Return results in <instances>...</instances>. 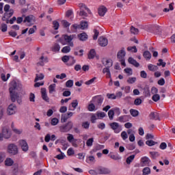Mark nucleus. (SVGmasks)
Segmentation results:
<instances>
[{
	"label": "nucleus",
	"instance_id": "obj_1",
	"mask_svg": "<svg viewBox=\"0 0 175 175\" xmlns=\"http://www.w3.org/2000/svg\"><path fill=\"white\" fill-rule=\"evenodd\" d=\"M9 91L12 102L14 103L16 100V102H18V103L20 105L22 100L21 96H20V95H18V93L17 92V91H18V88H17V82L12 81L11 83Z\"/></svg>",
	"mask_w": 175,
	"mask_h": 175
},
{
	"label": "nucleus",
	"instance_id": "obj_2",
	"mask_svg": "<svg viewBox=\"0 0 175 175\" xmlns=\"http://www.w3.org/2000/svg\"><path fill=\"white\" fill-rule=\"evenodd\" d=\"M103 100H105V98L102 96H96L92 98L91 102L95 105L96 109H99L102 106Z\"/></svg>",
	"mask_w": 175,
	"mask_h": 175
},
{
	"label": "nucleus",
	"instance_id": "obj_3",
	"mask_svg": "<svg viewBox=\"0 0 175 175\" xmlns=\"http://www.w3.org/2000/svg\"><path fill=\"white\" fill-rule=\"evenodd\" d=\"M72 128H73V122H68L65 125L61 126L59 127V131L63 133H66V132H69Z\"/></svg>",
	"mask_w": 175,
	"mask_h": 175
},
{
	"label": "nucleus",
	"instance_id": "obj_4",
	"mask_svg": "<svg viewBox=\"0 0 175 175\" xmlns=\"http://www.w3.org/2000/svg\"><path fill=\"white\" fill-rule=\"evenodd\" d=\"M8 152L11 154V155H16L18 153V148L17 146L14 144H10L8 146Z\"/></svg>",
	"mask_w": 175,
	"mask_h": 175
},
{
	"label": "nucleus",
	"instance_id": "obj_5",
	"mask_svg": "<svg viewBox=\"0 0 175 175\" xmlns=\"http://www.w3.org/2000/svg\"><path fill=\"white\" fill-rule=\"evenodd\" d=\"M36 18L33 15H29L25 17L23 23H27V26L31 27L35 24Z\"/></svg>",
	"mask_w": 175,
	"mask_h": 175
},
{
	"label": "nucleus",
	"instance_id": "obj_6",
	"mask_svg": "<svg viewBox=\"0 0 175 175\" xmlns=\"http://www.w3.org/2000/svg\"><path fill=\"white\" fill-rule=\"evenodd\" d=\"M76 38V35H64V39L66 42V44L70 46V47H73L75 44H73V42H72V40H74Z\"/></svg>",
	"mask_w": 175,
	"mask_h": 175
},
{
	"label": "nucleus",
	"instance_id": "obj_7",
	"mask_svg": "<svg viewBox=\"0 0 175 175\" xmlns=\"http://www.w3.org/2000/svg\"><path fill=\"white\" fill-rule=\"evenodd\" d=\"M72 27L74 28V29H87V28H88V22H81L80 25L74 24L72 25Z\"/></svg>",
	"mask_w": 175,
	"mask_h": 175
},
{
	"label": "nucleus",
	"instance_id": "obj_8",
	"mask_svg": "<svg viewBox=\"0 0 175 175\" xmlns=\"http://www.w3.org/2000/svg\"><path fill=\"white\" fill-rule=\"evenodd\" d=\"M17 111V107L14 104H10L7 109L8 116H13Z\"/></svg>",
	"mask_w": 175,
	"mask_h": 175
},
{
	"label": "nucleus",
	"instance_id": "obj_9",
	"mask_svg": "<svg viewBox=\"0 0 175 175\" xmlns=\"http://www.w3.org/2000/svg\"><path fill=\"white\" fill-rule=\"evenodd\" d=\"M19 146L22 151H24V152H27V151H28L29 148V147L28 146V143H27V141L24 139H21L19 141Z\"/></svg>",
	"mask_w": 175,
	"mask_h": 175
},
{
	"label": "nucleus",
	"instance_id": "obj_10",
	"mask_svg": "<svg viewBox=\"0 0 175 175\" xmlns=\"http://www.w3.org/2000/svg\"><path fill=\"white\" fill-rule=\"evenodd\" d=\"M109 126L113 129V131H114L115 133H120L121 132L120 124L118 122H113L109 124Z\"/></svg>",
	"mask_w": 175,
	"mask_h": 175
},
{
	"label": "nucleus",
	"instance_id": "obj_11",
	"mask_svg": "<svg viewBox=\"0 0 175 175\" xmlns=\"http://www.w3.org/2000/svg\"><path fill=\"white\" fill-rule=\"evenodd\" d=\"M97 173H98V174H110L111 171L105 167H97Z\"/></svg>",
	"mask_w": 175,
	"mask_h": 175
},
{
	"label": "nucleus",
	"instance_id": "obj_12",
	"mask_svg": "<svg viewBox=\"0 0 175 175\" xmlns=\"http://www.w3.org/2000/svg\"><path fill=\"white\" fill-rule=\"evenodd\" d=\"M102 64L106 68H111L113 66V60L111 59H103Z\"/></svg>",
	"mask_w": 175,
	"mask_h": 175
},
{
	"label": "nucleus",
	"instance_id": "obj_13",
	"mask_svg": "<svg viewBox=\"0 0 175 175\" xmlns=\"http://www.w3.org/2000/svg\"><path fill=\"white\" fill-rule=\"evenodd\" d=\"M125 55H126V52H125V49L122 48L117 53L118 59H125Z\"/></svg>",
	"mask_w": 175,
	"mask_h": 175
},
{
	"label": "nucleus",
	"instance_id": "obj_14",
	"mask_svg": "<svg viewBox=\"0 0 175 175\" xmlns=\"http://www.w3.org/2000/svg\"><path fill=\"white\" fill-rule=\"evenodd\" d=\"M98 43L101 47H106L109 43V40L106 38L100 37L98 38Z\"/></svg>",
	"mask_w": 175,
	"mask_h": 175
},
{
	"label": "nucleus",
	"instance_id": "obj_15",
	"mask_svg": "<svg viewBox=\"0 0 175 175\" xmlns=\"http://www.w3.org/2000/svg\"><path fill=\"white\" fill-rule=\"evenodd\" d=\"M2 133L4 139H9L10 138V136H12L10 131H9V129H8L6 127L3 128Z\"/></svg>",
	"mask_w": 175,
	"mask_h": 175
},
{
	"label": "nucleus",
	"instance_id": "obj_16",
	"mask_svg": "<svg viewBox=\"0 0 175 175\" xmlns=\"http://www.w3.org/2000/svg\"><path fill=\"white\" fill-rule=\"evenodd\" d=\"M141 162L142 166H150V163H151V160L147 157H144L141 159Z\"/></svg>",
	"mask_w": 175,
	"mask_h": 175
},
{
	"label": "nucleus",
	"instance_id": "obj_17",
	"mask_svg": "<svg viewBox=\"0 0 175 175\" xmlns=\"http://www.w3.org/2000/svg\"><path fill=\"white\" fill-rule=\"evenodd\" d=\"M150 120H154L157 121L158 120L159 121H161V118H159V113L157 112H151L149 115Z\"/></svg>",
	"mask_w": 175,
	"mask_h": 175
},
{
	"label": "nucleus",
	"instance_id": "obj_18",
	"mask_svg": "<svg viewBox=\"0 0 175 175\" xmlns=\"http://www.w3.org/2000/svg\"><path fill=\"white\" fill-rule=\"evenodd\" d=\"M128 62L129 64L133 65V66H135V68H139L140 66V64H139V62L135 60L133 57H129Z\"/></svg>",
	"mask_w": 175,
	"mask_h": 175
},
{
	"label": "nucleus",
	"instance_id": "obj_19",
	"mask_svg": "<svg viewBox=\"0 0 175 175\" xmlns=\"http://www.w3.org/2000/svg\"><path fill=\"white\" fill-rule=\"evenodd\" d=\"M107 12V8L105 6H101L98 8V14L101 17H103L105 14H106V12Z\"/></svg>",
	"mask_w": 175,
	"mask_h": 175
},
{
	"label": "nucleus",
	"instance_id": "obj_20",
	"mask_svg": "<svg viewBox=\"0 0 175 175\" xmlns=\"http://www.w3.org/2000/svg\"><path fill=\"white\" fill-rule=\"evenodd\" d=\"M78 38L79 39V40L84 42L87 40V39H88V35H87V33L83 32L78 34Z\"/></svg>",
	"mask_w": 175,
	"mask_h": 175
},
{
	"label": "nucleus",
	"instance_id": "obj_21",
	"mask_svg": "<svg viewBox=\"0 0 175 175\" xmlns=\"http://www.w3.org/2000/svg\"><path fill=\"white\" fill-rule=\"evenodd\" d=\"M96 55V52L95 51V49H91L88 55V58L89 59H94Z\"/></svg>",
	"mask_w": 175,
	"mask_h": 175
},
{
	"label": "nucleus",
	"instance_id": "obj_22",
	"mask_svg": "<svg viewBox=\"0 0 175 175\" xmlns=\"http://www.w3.org/2000/svg\"><path fill=\"white\" fill-rule=\"evenodd\" d=\"M143 57L146 59V61H150L151 59V53L148 51H145L143 53Z\"/></svg>",
	"mask_w": 175,
	"mask_h": 175
},
{
	"label": "nucleus",
	"instance_id": "obj_23",
	"mask_svg": "<svg viewBox=\"0 0 175 175\" xmlns=\"http://www.w3.org/2000/svg\"><path fill=\"white\" fill-rule=\"evenodd\" d=\"M79 8H80V10H84L85 9V10H87L89 14H91V10L87 8V5H85V4L81 3L79 4Z\"/></svg>",
	"mask_w": 175,
	"mask_h": 175
},
{
	"label": "nucleus",
	"instance_id": "obj_24",
	"mask_svg": "<svg viewBox=\"0 0 175 175\" xmlns=\"http://www.w3.org/2000/svg\"><path fill=\"white\" fill-rule=\"evenodd\" d=\"M148 69L150 72H156V70H158L159 68H158V66H155L150 64L148 65Z\"/></svg>",
	"mask_w": 175,
	"mask_h": 175
},
{
	"label": "nucleus",
	"instance_id": "obj_25",
	"mask_svg": "<svg viewBox=\"0 0 175 175\" xmlns=\"http://www.w3.org/2000/svg\"><path fill=\"white\" fill-rule=\"evenodd\" d=\"M88 110L89 111H94V110H98V109H96V105L92 103L88 106Z\"/></svg>",
	"mask_w": 175,
	"mask_h": 175
},
{
	"label": "nucleus",
	"instance_id": "obj_26",
	"mask_svg": "<svg viewBox=\"0 0 175 175\" xmlns=\"http://www.w3.org/2000/svg\"><path fill=\"white\" fill-rule=\"evenodd\" d=\"M43 79H44V75H43V73H40V75L36 74L34 81L36 83V81H39V80H43Z\"/></svg>",
	"mask_w": 175,
	"mask_h": 175
},
{
	"label": "nucleus",
	"instance_id": "obj_27",
	"mask_svg": "<svg viewBox=\"0 0 175 175\" xmlns=\"http://www.w3.org/2000/svg\"><path fill=\"white\" fill-rule=\"evenodd\" d=\"M130 32L131 33H133V35H137L139 33V29L135 28L133 26H131L130 27Z\"/></svg>",
	"mask_w": 175,
	"mask_h": 175
},
{
	"label": "nucleus",
	"instance_id": "obj_28",
	"mask_svg": "<svg viewBox=\"0 0 175 175\" xmlns=\"http://www.w3.org/2000/svg\"><path fill=\"white\" fill-rule=\"evenodd\" d=\"M14 14V10H13V9H10L9 12H6L4 13V15L7 16V18H10V17H12V16H13V14Z\"/></svg>",
	"mask_w": 175,
	"mask_h": 175
},
{
	"label": "nucleus",
	"instance_id": "obj_29",
	"mask_svg": "<svg viewBox=\"0 0 175 175\" xmlns=\"http://www.w3.org/2000/svg\"><path fill=\"white\" fill-rule=\"evenodd\" d=\"M143 172V175H148V174H151V169H150V167H146L143 169L142 170Z\"/></svg>",
	"mask_w": 175,
	"mask_h": 175
},
{
	"label": "nucleus",
	"instance_id": "obj_30",
	"mask_svg": "<svg viewBox=\"0 0 175 175\" xmlns=\"http://www.w3.org/2000/svg\"><path fill=\"white\" fill-rule=\"evenodd\" d=\"M62 53L64 54H68V53H70V46H66L62 48Z\"/></svg>",
	"mask_w": 175,
	"mask_h": 175
},
{
	"label": "nucleus",
	"instance_id": "obj_31",
	"mask_svg": "<svg viewBox=\"0 0 175 175\" xmlns=\"http://www.w3.org/2000/svg\"><path fill=\"white\" fill-rule=\"evenodd\" d=\"M60 49H61V46H59V44L55 43L53 46L51 50H52V51L57 52V51H59Z\"/></svg>",
	"mask_w": 175,
	"mask_h": 175
},
{
	"label": "nucleus",
	"instance_id": "obj_32",
	"mask_svg": "<svg viewBox=\"0 0 175 175\" xmlns=\"http://www.w3.org/2000/svg\"><path fill=\"white\" fill-rule=\"evenodd\" d=\"M108 117L109 120H113L114 118V109H111L108 111Z\"/></svg>",
	"mask_w": 175,
	"mask_h": 175
},
{
	"label": "nucleus",
	"instance_id": "obj_33",
	"mask_svg": "<svg viewBox=\"0 0 175 175\" xmlns=\"http://www.w3.org/2000/svg\"><path fill=\"white\" fill-rule=\"evenodd\" d=\"M130 114H131L133 117H137V116H139V111L131 109H130Z\"/></svg>",
	"mask_w": 175,
	"mask_h": 175
},
{
	"label": "nucleus",
	"instance_id": "obj_34",
	"mask_svg": "<svg viewBox=\"0 0 175 175\" xmlns=\"http://www.w3.org/2000/svg\"><path fill=\"white\" fill-rule=\"evenodd\" d=\"M133 159H135V154L131 155L130 157H127L126 160L127 165H131Z\"/></svg>",
	"mask_w": 175,
	"mask_h": 175
},
{
	"label": "nucleus",
	"instance_id": "obj_35",
	"mask_svg": "<svg viewBox=\"0 0 175 175\" xmlns=\"http://www.w3.org/2000/svg\"><path fill=\"white\" fill-rule=\"evenodd\" d=\"M124 72L126 73L128 76H132L133 75V71L131 68H126L124 70Z\"/></svg>",
	"mask_w": 175,
	"mask_h": 175
},
{
	"label": "nucleus",
	"instance_id": "obj_36",
	"mask_svg": "<svg viewBox=\"0 0 175 175\" xmlns=\"http://www.w3.org/2000/svg\"><path fill=\"white\" fill-rule=\"evenodd\" d=\"M49 94H53V92H55V83L51 84L49 87Z\"/></svg>",
	"mask_w": 175,
	"mask_h": 175
},
{
	"label": "nucleus",
	"instance_id": "obj_37",
	"mask_svg": "<svg viewBox=\"0 0 175 175\" xmlns=\"http://www.w3.org/2000/svg\"><path fill=\"white\" fill-rule=\"evenodd\" d=\"M151 157L152 159H157L159 157V153L158 152H150Z\"/></svg>",
	"mask_w": 175,
	"mask_h": 175
},
{
	"label": "nucleus",
	"instance_id": "obj_38",
	"mask_svg": "<svg viewBox=\"0 0 175 175\" xmlns=\"http://www.w3.org/2000/svg\"><path fill=\"white\" fill-rule=\"evenodd\" d=\"M145 96H151V94L150 93V88L146 86L144 89Z\"/></svg>",
	"mask_w": 175,
	"mask_h": 175
},
{
	"label": "nucleus",
	"instance_id": "obj_39",
	"mask_svg": "<svg viewBox=\"0 0 175 175\" xmlns=\"http://www.w3.org/2000/svg\"><path fill=\"white\" fill-rule=\"evenodd\" d=\"M157 66H162V68H165L166 66V62H163V59H159V63L157 64Z\"/></svg>",
	"mask_w": 175,
	"mask_h": 175
},
{
	"label": "nucleus",
	"instance_id": "obj_40",
	"mask_svg": "<svg viewBox=\"0 0 175 175\" xmlns=\"http://www.w3.org/2000/svg\"><path fill=\"white\" fill-rule=\"evenodd\" d=\"M14 163V161L13 160H12V159H7L5 161V165L6 166H12Z\"/></svg>",
	"mask_w": 175,
	"mask_h": 175
},
{
	"label": "nucleus",
	"instance_id": "obj_41",
	"mask_svg": "<svg viewBox=\"0 0 175 175\" xmlns=\"http://www.w3.org/2000/svg\"><path fill=\"white\" fill-rule=\"evenodd\" d=\"M92 144H94V138H90L86 142V145L88 147H92Z\"/></svg>",
	"mask_w": 175,
	"mask_h": 175
},
{
	"label": "nucleus",
	"instance_id": "obj_42",
	"mask_svg": "<svg viewBox=\"0 0 175 175\" xmlns=\"http://www.w3.org/2000/svg\"><path fill=\"white\" fill-rule=\"evenodd\" d=\"M146 144L149 147H152V146H155L157 144V142L152 141V140H147L146 142Z\"/></svg>",
	"mask_w": 175,
	"mask_h": 175
},
{
	"label": "nucleus",
	"instance_id": "obj_43",
	"mask_svg": "<svg viewBox=\"0 0 175 175\" xmlns=\"http://www.w3.org/2000/svg\"><path fill=\"white\" fill-rule=\"evenodd\" d=\"M67 140L70 143H72V142H73V140L75 142H77V139H75V137H73V135H72V134H68V136L67 137Z\"/></svg>",
	"mask_w": 175,
	"mask_h": 175
},
{
	"label": "nucleus",
	"instance_id": "obj_44",
	"mask_svg": "<svg viewBox=\"0 0 175 175\" xmlns=\"http://www.w3.org/2000/svg\"><path fill=\"white\" fill-rule=\"evenodd\" d=\"M66 87L67 88H72L73 87V80H68L66 82Z\"/></svg>",
	"mask_w": 175,
	"mask_h": 175
},
{
	"label": "nucleus",
	"instance_id": "obj_45",
	"mask_svg": "<svg viewBox=\"0 0 175 175\" xmlns=\"http://www.w3.org/2000/svg\"><path fill=\"white\" fill-rule=\"evenodd\" d=\"M127 83L129 84H133L134 83H136V77H129L127 79Z\"/></svg>",
	"mask_w": 175,
	"mask_h": 175
},
{
	"label": "nucleus",
	"instance_id": "obj_46",
	"mask_svg": "<svg viewBox=\"0 0 175 175\" xmlns=\"http://www.w3.org/2000/svg\"><path fill=\"white\" fill-rule=\"evenodd\" d=\"M152 99L154 102H158L161 99V96L159 94H154L152 97Z\"/></svg>",
	"mask_w": 175,
	"mask_h": 175
},
{
	"label": "nucleus",
	"instance_id": "obj_47",
	"mask_svg": "<svg viewBox=\"0 0 175 175\" xmlns=\"http://www.w3.org/2000/svg\"><path fill=\"white\" fill-rule=\"evenodd\" d=\"M1 32H6L8 31V25L2 23L1 25Z\"/></svg>",
	"mask_w": 175,
	"mask_h": 175
},
{
	"label": "nucleus",
	"instance_id": "obj_48",
	"mask_svg": "<svg viewBox=\"0 0 175 175\" xmlns=\"http://www.w3.org/2000/svg\"><path fill=\"white\" fill-rule=\"evenodd\" d=\"M79 16H81V17H83V18H85V17H88V14H87V12H85L84 11V10H81L79 12Z\"/></svg>",
	"mask_w": 175,
	"mask_h": 175
},
{
	"label": "nucleus",
	"instance_id": "obj_49",
	"mask_svg": "<svg viewBox=\"0 0 175 175\" xmlns=\"http://www.w3.org/2000/svg\"><path fill=\"white\" fill-rule=\"evenodd\" d=\"M67 154L68 155V157L75 155V150H73V148H68V150L67 151Z\"/></svg>",
	"mask_w": 175,
	"mask_h": 175
},
{
	"label": "nucleus",
	"instance_id": "obj_50",
	"mask_svg": "<svg viewBox=\"0 0 175 175\" xmlns=\"http://www.w3.org/2000/svg\"><path fill=\"white\" fill-rule=\"evenodd\" d=\"M96 80V77H94L92 79H91L89 81H87L85 84H86V85H91V84H92L94 83V81H95Z\"/></svg>",
	"mask_w": 175,
	"mask_h": 175
},
{
	"label": "nucleus",
	"instance_id": "obj_51",
	"mask_svg": "<svg viewBox=\"0 0 175 175\" xmlns=\"http://www.w3.org/2000/svg\"><path fill=\"white\" fill-rule=\"evenodd\" d=\"M82 127H83L84 129H88L90 128V122H82Z\"/></svg>",
	"mask_w": 175,
	"mask_h": 175
},
{
	"label": "nucleus",
	"instance_id": "obj_52",
	"mask_svg": "<svg viewBox=\"0 0 175 175\" xmlns=\"http://www.w3.org/2000/svg\"><path fill=\"white\" fill-rule=\"evenodd\" d=\"M53 24L54 29L57 30V29H58L59 28V23H58V21H54L53 22Z\"/></svg>",
	"mask_w": 175,
	"mask_h": 175
},
{
	"label": "nucleus",
	"instance_id": "obj_53",
	"mask_svg": "<svg viewBox=\"0 0 175 175\" xmlns=\"http://www.w3.org/2000/svg\"><path fill=\"white\" fill-rule=\"evenodd\" d=\"M133 50V53H137V49L136 48V46H129L127 48L128 51H132Z\"/></svg>",
	"mask_w": 175,
	"mask_h": 175
},
{
	"label": "nucleus",
	"instance_id": "obj_54",
	"mask_svg": "<svg viewBox=\"0 0 175 175\" xmlns=\"http://www.w3.org/2000/svg\"><path fill=\"white\" fill-rule=\"evenodd\" d=\"M94 34L93 36L94 40H96L98 39V36H99V31L96 30V29H94Z\"/></svg>",
	"mask_w": 175,
	"mask_h": 175
},
{
	"label": "nucleus",
	"instance_id": "obj_55",
	"mask_svg": "<svg viewBox=\"0 0 175 175\" xmlns=\"http://www.w3.org/2000/svg\"><path fill=\"white\" fill-rule=\"evenodd\" d=\"M70 57L71 56L64 55L62 57V60L63 62H68V61H70Z\"/></svg>",
	"mask_w": 175,
	"mask_h": 175
},
{
	"label": "nucleus",
	"instance_id": "obj_56",
	"mask_svg": "<svg viewBox=\"0 0 175 175\" xmlns=\"http://www.w3.org/2000/svg\"><path fill=\"white\" fill-rule=\"evenodd\" d=\"M142 102L141 98H136L134 101V105H135V106H140V105H142Z\"/></svg>",
	"mask_w": 175,
	"mask_h": 175
},
{
	"label": "nucleus",
	"instance_id": "obj_57",
	"mask_svg": "<svg viewBox=\"0 0 175 175\" xmlns=\"http://www.w3.org/2000/svg\"><path fill=\"white\" fill-rule=\"evenodd\" d=\"M35 31H36V25H34L33 26V27L29 29V35H32V33H35Z\"/></svg>",
	"mask_w": 175,
	"mask_h": 175
},
{
	"label": "nucleus",
	"instance_id": "obj_58",
	"mask_svg": "<svg viewBox=\"0 0 175 175\" xmlns=\"http://www.w3.org/2000/svg\"><path fill=\"white\" fill-rule=\"evenodd\" d=\"M121 137L124 140H126V139H128V134L126 133V131H122L121 133Z\"/></svg>",
	"mask_w": 175,
	"mask_h": 175
},
{
	"label": "nucleus",
	"instance_id": "obj_59",
	"mask_svg": "<svg viewBox=\"0 0 175 175\" xmlns=\"http://www.w3.org/2000/svg\"><path fill=\"white\" fill-rule=\"evenodd\" d=\"M58 122H59V120H58L57 118H53L51 120V125L55 126L57 124H58Z\"/></svg>",
	"mask_w": 175,
	"mask_h": 175
},
{
	"label": "nucleus",
	"instance_id": "obj_60",
	"mask_svg": "<svg viewBox=\"0 0 175 175\" xmlns=\"http://www.w3.org/2000/svg\"><path fill=\"white\" fill-rule=\"evenodd\" d=\"M55 158H57V159L61 160V159H64V158H65V154L64 152H62L59 154H57Z\"/></svg>",
	"mask_w": 175,
	"mask_h": 175
},
{
	"label": "nucleus",
	"instance_id": "obj_61",
	"mask_svg": "<svg viewBox=\"0 0 175 175\" xmlns=\"http://www.w3.org/2000/svg\"><path fill=\"white\" fill-rule=\"evenodd\" d=\"M107 97L108 99H117V96L114 94H107Z\"/></svg>",
	"mask_w": 175,
	"mask_h": 175
},
{
	"label": "nucleus",
	"instance_id": "obj_62",
	"mask_svg": "<svg viewBox=\"0 0 175 175\" xmlns=\"http://www.w3.org/2000/svg\"><path fill=\"white\" fill-rule=\"evenodd\" d=\"M140 76L142 79H147V72H146L144 70H142L140 72Z\"/></svg>",
	"mask_w": 175,
	"mask_h": 175
},
{
	"label": "nucleus",
	"instance_id": "obj_63",
	"mask_svg": "<svg viewBox=\"0 0 175 175\" xmlns=\"http://www.w3.org/2000/svg\"><path fill=\"white\" fill-rule=\"evenodd\" d=\"M152 29L154 32H159V29H160L159 25H153Z\"/></svg>",
	"mask_w": 175,
	"mask_h": 175
},
{
	"label": "nucleus",
	"instance_id": "obj_64",
	"mask_svg": "<svg viewBox=\"0 0 175 175\" xmlns=\"http://www.w3.org/2000/svg\"><path fill=\"white\" fill-rule=\"evenodd\" d=\"M157 84H159V85H165V79L163 78L160 79L158 81Z\"/></svg>",
	"mask_w": 175,
	"mask_h": 175
}]
</instances>
